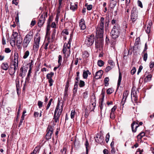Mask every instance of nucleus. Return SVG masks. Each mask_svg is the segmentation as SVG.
<instances>
[{
    "instance_id": "680f3d73",
    "label": "nucleus",
    "mask_w": 154,
    "mask_h": 154,
    "mask_svg": "<svg viewBox=\"0 0 154 154\" xmlns=\"http://www.w3.org/2000/svg\"><path fill=\"white\" fill-rule=\"evenodd\" d=\"M137 4H138V5L139 7H140L141 8H143V5H142V3L140 1L138 0L137 1Z\"/></svg>"
},
{
    "instance_id": "5701e85b",
    "label": "nucleus",
    "mask_w": 154,
    "mask_h": 154,
    "mask_svg": "<svg viewBox=\"0 0 154 154\" xmlns=\"http://www.w3.org/2000/svg\"><path fill=\"white\" fill-rule=\"evenodd\" d=\"M72 2L70 3V8L71 10L74 11L77 8V4L76 3H75L74 5H72Z\"/></svg>"
},
{
    "instance_id": "a18cd8bd",
    "label": "nucleus",
    "mask_w": 154,
    "mask_h": 154,
    "mask_svg": "<svg viewBox=\"0 0 154 154\" xmlns=\"http://www.w3.org/2000/svg\"><path fill=\"white\" fill-rule=\"evenodd\" d=\"M147 53H144L143 56V60L145 62L146 61L147 59Z\"/></svg>"
},
{
    "instance_id": "39448f33",
    "label": "nucleus",
    "mask_w": 154,
    "mask_h": 154,
    "mask_svg": "<svg viewBox=\"0 0 154 154\" xmlns=\"http://www.w3.org/2000/svg\"><path fill=\"white\" fill-rule=\"evenodd\" d=\"M94 42V35H88L85 41V44L89 47L92 45Z\"/></svg>"
},
{
    "instance_id": "9d476101",
    "label": "nucleus",
    "mask_w": 154,
    "mask_h": 154,
    "mask_svg": "<svg viewBox=\"0 0 154 154\" xmlns=\"http://www.w3.org/2000/svg\"><path fill=\"white\" fill-rule=\"evenodd\" d=\"M53 128L51 126H49L47 128L48 132L45 136L46 139L48 140L51 138V135L53 133Z\"/></svg>"
},
{
    "instance_id": "6e6552de",
    "label": "nucleus",
    "mask_w": 154,
    "mask_h": 154,
    "mask_svg": "<svg viewBox=\"0 0 154 154\" xmlns=\"http://www.w3.org/2000/svg\"><path fill=\"white\" fill-rule=\"evenodd\" d=\"M131 19L133 22L135 21L137 19V12L135 8H133L131 11Z\"/></svg>"
},
{
    "instance_id": "69168bd1",
    "label": "nucleus",
    "mask_w": 154,
    "mask_h": 154,
    "mask_svg": "<svg viewBox=\"0 0 154 154\" xmlns=\"http://www.w3.org/2000/svg\"><path fill=\"white\" fill-rule=\"evenodd\" d=\"M116 109V107L115 106H114L111 109V112L115 113V111Z\"/></svg>"
},
{
    "instance_id": "c756f323",
    "label": "nucleus",
    "mask_w": 154,
    "mask_h": 154,
    "mask_svg": "<svg viewBox=\"0 0 154 154\" xmlns=\"http://www.w3.org/2000/svg\"><path fill=\"white\" fill-rule=\"evenodd\" d=\"M54 75V73L51 72L50 73H48L47 74V78L48 79H52V77Z\"/></svg>"
},
{
    "instance_id": "393cba45",
    "label": "nucleus",
    "mask_w": 154,
    "mask_h": 154,
    "mask_svg": "<svg viewBox=\"0 0 154 154\" xmlns=\"http://www.w3.org/2000/svg\"><path fill=\"white\" fill-rule=\"evenodd\" d=\"M89 143L88 142V141L87 140L85 144V146L86 149V154H88V150L89 149Z\"/></svg>"
},
{
    "instance_id": "6e6d98bb",
    "label": "nucleus",
    "mask_w": 154,
    "mask_h": 154,
    "mask_svg": "<svg viewBox=\"0 0 154 154\" xmlns=\"http://www.w3.org/2000/svg\"><path fill=\"white\" fill-rule=\"evenodd\" d=\"M62 33H63L64 35V34L68 35L69 34L68 32L66 29H64Z\"/></svg>"
},
{
    "instance_id": "b1692460",
    "label": "nucleus",
    "mask_w": 154,
    "mask_h": 154,
    "mask_svg": "<svg viewBox=\"0 0 154 154\" xmlns=\"http://www.w3.org/2000/svg\"><path fill=\"white\" fill-rule=\"evenodd\" d=\"M152 77V76L151 74L148 75L144 79V82H147L150 81L151 80Z\"/></svg>"
},
{
    "instance_id": "a211bd4d",
    "label": "nucleus",
    "mask_w": 154,
    "mask_h": 154,
    "mask_svg": "<svg viewBox=\"0 0 154 154\" xmlns=\"http://www.w3.org/2000/svg\"><path fill=\"white\" fill-rule=\"evenodd\" d=\"M103 140L104 137L100 135L99 138L98 137H97L95 138V141L99 143H101L103 142Z\"/></svg>"
},
{
    "instance_id": "dca6fc26",
    "label": "nucleus",
    "mask_w": 154,
    "mask_h": 154,
    "mask_svg": "<svg viewBox=\"0 0 154 154\" xmlns=\"http://www.w3.org/2000/svg\"><path fill=\"white\" fill-rule=\"evenodd\" d=\"M9 67L8 63L7 62L3 63L1 65V68L5 70H8Z\"/></svg>"
},
{
    "instance_id": "2eb2a0df",
    "label": "nucleus",
    "mask_w": 154,
    "mask_h": 154,
    "mask_svg": "<svg viewBox=\"0 0 154 154\" xmlns=\"http://www.w3.org/2000/svg\"><path fill=\"white\" fill-rule=\"evenodd\" d=\"M103 73V71L101 70H100L97 72L96 73L95 76V79H100L102 76Z\"/></svg>"
},
{
    "instance_id": "bb28decb",
    "label": "nucleus",
    "mask_w": 154,
    "mask_h": 154,
    "mask_svg": "<svg viewBox=\"0 0 154 154\" xmlns=\"http://www.w3.org/2000/svg\"><path fill=\"white\" fill-rule=\"evenodd\" d=\"M89 55L88 53L86 51H85L83 52L82 57L83 58H86L89 57Z\"/></svg>"
},
{
    "instance_id": "c85d7f7f",
    "label": "nucleus",
    "mask_w": 154,
    "mask_h": 154,
    "mask_svg": "<svg viewBox=\"0 0 154 154\" xmlns=\"http://www.w3.org/2000/svg\"><path fill=\"white\" fill-rule=\"evenodd\" d=\"M12 67H11V69L9 70V74L11 75H14L15 72L16 70L17 69H15V68H14L13 69H12Z\"/></svg>"
},
{
    "instance_id": "f257e3e1",
    "label": "nucleus",
    "mask_w": 154,
    "mask_h": 154,
    "mask_svg": "<svg viewBox=\"0 0 154 154\" xmlns=\"http://www.w3.org/2000/svg\"><path fill=\"white\" fill-rule=\"evenodd\" d=\"M104 19L102 17L100 18V23L98 26L96 27V34L98 38L103 37L104 32Z\"/></svg>"
},
{
    "instance_id": "a19ab883",
    "label": "nucleus",
    "mask_w": 154,
    "mask_h": 154,
    "mask_svg": "<svg viewBox=\"0 0 154 154\" xmlns=\"http://www.w3.org/2000/svg\"><path fill=\"white\" fill-rule=\"evenodd\" d=\"M117 0H112L110 3V5H112V7L115 6L116 5Z\"/></svg>"
},
{
    "instance_id": "4be33fe9",
    "label": "nucleus",
    "mask_w": 154,
    "mask_h": 154,
    "mask_svg": "<svg viewBox=\"0 0 154 154\" xmlns=\"http://www.w3.org/2000/svg\"><path fill=\"white\" fill-rule=\"evenodd\" d=\"M145 134L144 132H142L140 133L137 136V137L138 141H140L141 138L144 136Z\"/></svg>"
},
{
    "instance_id": "6ab92c4d",
    "label": "nucleus",
    "mask_w": 154,
    "mask_h": 154,
    "mask_svg": "<svg viewBox=\"0 0 154 154\" xmlns=\"http://www.w3.org/2000/svg\"><path fill=\"white\" fill-rule=\"evenodd\" d=\"M26 72V71L25 70H24L23 68L21 67L20 69L19 75L23 78L25 76Z\"/></svg>"
},
{
    "instance_id": "e433bc0d",
    "label": "nucleus",
    "mask_w": 154,
    "mask_h": 154,
    "mask_svg": "<svg viewBox=\"0 0 154 154\" xmlns=\"http://www.w3.org/2000/svg\"><path fill=\"white\" fill-rule=\"evenodd\" d=\"M88 76V73L87 72V70H84L83 72V77L84 79H86Z\"/></svg>"
},
{
    "instance_id": "13d9d810",
    "label": "nucleus",
    "mask_w": 154,
    "mask_h": 154,
    "mask_svg": "<svg viewBox=\"0 0 154 154\" xmlns=\"http://www.w3.org/2000/svg\"><path fill=\"white\" fill-rule=\"evenodd\" d=\"M62 1H63V0H59V6L58 7V10H60V9L62 7L61 5H62Z\"/></svg>"
},
{
    "instance_id": "774afa93",
    "label": "nucleus",
    "mask_w": 154,
    "mask_h": 154,
    "mask_svg": "<svg viewBox=\"0 0 154 154\" xmlns=\"http://www.w3.org/2000/svg\"><path fill=\"white\" fill-rule=\"evenodd\" d=\"M11 51V50L9 48H6L5 49V52L6 53H9Z\"/></svg>"
},
{
    "instance_id": "473e14b6",
    "label": "nucleus",
    "mask_w": 154,
    "mask_h": 154,
    "mask_svg": "<svg viewBox=\"0 0 154 154\" xmlns=\"http://www.w3.org/2000/svg\"><path fill=\"white\" fill-rule=\"evenodd\" d=\"M62 61V57L61 55H59L58 56V67H59L61 64Z\"/></svg>"
},
{
    "instance_id": "a878e982",
    "label": "nucleus",
    "mask_w": 154,
    "mask_h": 154,
    "mask_svg": "<svg viewBox=\"0 0 154 154\" xmlns=\"http://www.w3.org/2000/svg\"><path fill=\"white\" fill-rule=\"evenodd\" d=\"M122 75L121 72H119V79L117 85L119 87L120 86L121 84V81L122 80Z\"/></svg>"
},
{
    "instance_id": "f704fd0d",
    "label": "nucleus",
    "mask_w": 154,
    "mask_h": 154,
    "mask_svg": "<svg viewBox=\"0 0 154 154\" xmlns=\"http://www.w3.org/2000/svg\"><path fill=\"white\" fill-rule=\"evenodd\" d=\"M104 64L103 61L101 60H99L97 62L98 65L100 67L103 66Z\"/></svg>"
},
{
    "instance_id": "cd10ccee",
    "label": "nucleus",
    "mask_w": 154,
    "mask_h": 154,
    "mask_svg": "<svg viewBox=\"0 0 154 154\" xmlns=\"http://www.w3.org/2000/svg\"><path fill=\"white\" fill-rule=\"evenodd\" d=\"M60 116H59L58 115L54 114V119L55 122H57L59 121V119Z\"/></svg>"
},
{
    "instance_id": "412c9836",
    "label": "nucleus",
    "mask_w": 154,
    "mask_h": 154,
    "mask_svg": "<svg viewBox=\"0 0 154 154\" xmlns=\"http://www.w3.org/2000/svg\"><path fill=\"white\" fill-rule=\"evenodd\" d=\"M10 43L11 45L12 46H14L15 45V39L14 37L12 36L11 37V38L10 40Z\"/></svg>"
},
{
    "instance_id": "ea45409f",
    "label": "nucleus",
    "mask_w": 154,
    "mask_h": 154,
    "mask_svg": "<svg viewBox=\"0 0 154 154\" xmlns=\"http://www.w3.org/2000/svg\"><path fill=\"white\" fill-rule=\"evenodd\" d=\"M31 70L32 69H29L28 74L27 76V77L26 78V79L28 81L29 79V78L30 77V75H31L30 74L31 73Z\"/></svg>"
},
{
    "instance_id": "864d4df0",
    "label": "nucleus",
    "mask_w": 154,
    "mask_h": 154,
    "mask_svg": "<svg viewBox=\"0 0 154 154\" xmlns=\"http://www.w3.org/2000/svg\"><path fill=\"white\" fill-rule=\"evenodd\" d=\"M43 103L40 101H38V105L39 108H41L42 106Z\"/></svg>"
},
{
    "instance_id": "f3484780",
    "label": "nucleus",
    "mask_w": 154,
    "mask_h": 154,
    "mask_svg": "<svg viewBox=\"0 0 154 154\" xmlns=\"http://www.w3.org/2000/svg\"><path fill=\"white\" fill-rule=\"evenodd\" d=\"M139 126L138 123H135L134 122L131 125V127L132 128V131L133 132H135L136 131V130L137 127Z\"/></svg>"
},
{
    "instance_id": "58836bf2",
    "label": "nucleus",
    "mask_w": 154,
    "mask_h": 154,
    "mask_svg": "<svg viewBox=\"0 0 154 154\" xmlns=\"http://www.w3.org/2000/svg\"><path fill=\"white\" fill-rule=\"evenodd\" d=\"M68 87H67L66 86L65 88V91L64 92V96L65 97H67L68 96V94H67V91H68Z\"/></svg>"
},
{
    "instance_id": "4468645a",
    "label": "nucleus",
    "mask_w": 154,
    "mask_h": 154,
    "mask_svg": "<svg viewBox=\"0 0 154 154\" xmlns=\"http://www.w3.org/2000/svg\"><path fill=\"white\" fill-rule=\"evenodd\" d=\"M131 98L136 101L137 100V97L136 96V92L134 88L132 89V91L131 94Z\"/></svg>"
},
{
    "instance_id": "052dcab7",
    "label": "nucleus",
    "mask_w": 154,
    "mask_h": 154,
    "mask_svg": "<svg viewBox=\"0 0 154 154\" xmlns=\"http://www.w3.org/2000/svg\"><path fill=\"white\" fill-rule=\"evenodd\" d=\"M108 63L111 66H114V63L113 61L111 60H109L108 61Z\"/></svg>"
},
{
    "instance_id": "4d7b16f0",
    "label": "nucleus",
    "mask_w": 154,
    "mask_h": 154,
    "mask_svg": "<svg viewBox=\"0 0 154 154\" xmlns=\"http://www.w3.org/2000/svg\"><path fill=\"white\" fill-rule=\"evenodd\" d=\"M136 69L135 67H133L131 70V72L132 75H134L136 72Z\"/></svg>"
},
{
    "instance_id": "3c124183",
    "label": "nucleus",
    "mask_w": 154,
    "mask_h": 154,
    "mask_svg": "<svg viewBox=\"0 0 154 154\" xmlns=\"http://www.w3.org/2000/svg\"><path fill=\"white\" fill-rule=\"evenodd\" d=\"M110 117L111 119H114L115 118V113L110 112Z\"/></svg>"
},
{
    "instance_id": "20e7f679",
    "label": "nucleus",
    "mask_w": 154,
    "mask_h": 154,
    "mask_svg": "<svg viewBox=\"0 0 154 154\" xmlns=\"http://www.w3.org/2000/svg\"><path fill=\"white\" fill-rule=\"evenodd\" d=\"M40 40V37L38 35H36L34 38L33 49L35 51H37L38 50L39 42Z\"/></svg>"
},
{
    "instance_id": "09e8293b",
    "label": "nucleus",
    "mask_w": 154,
    "mask_h": 154,
    "mask_svg": "<svg viewBox=\"0 0 154 154\" xmlns=\"http://www.w3.org/2000/svg\"><path fill=\"white\" fill-rule=\"evenodd\" d=\"M33 63L34 62L33 60H30V62L29 64V69H32V67L33 66Z\"/></svg>"
},
{
    "instance_id": "49530a36",
    "label": "nucleus",
    "mask_w": 154,
    "mask_h": 154,
    "mask_svg": "<svg viewBox=\"0 0 154 154\" xmlns=\"http://www.w3.org/2000/svg\"><path fill=\"white\" fill-rule=\"evenodd\" d=\"M24 116L22 115V116L21 117L19 124V127H20V126L22 124V123L24 120Z\"/></svg>"
},
{
    "instance_id": "37998d69",
    "label": "nucleus",
    "mask_w": 154,
    "mask_h": 154,
    "mask_svg": "<svg viewBox=\"0 0 154 154\" xmlns=\"http://www.w3.org/2000/svg\"><path fill=\"white\" fill-rule=\"evenodd\" d=\"M85 85V83L84 81L80 80L79 83V86L80 87H83Z\"/></svg>"
},
{
    "instance_id": "2f4dec72",
    "label": "nucleus",
    "mask_w": 154,
    "mask_h": 154,
    "mask_svg": "<svg viewBox=\"0 0 154 154\" xmlns=\"http://www.w3.org/2000/svg\"><path fill=\"white\" fill-rule=\"evenodd\" d=\"M29 54V52L28 51H26L24 53L23 58L24 59H26L27 58Z\"/></svg>"
},
{
    "instance_id": "72a5a7b5",
    "label": "nucleus",
    "mask_w": 154,
    "mask_h": 154,
    "mask_svg": "<svg viewBox=\"0 0 154 154\" xmlns=\"http://www.w3.org/2000/svg\"><path fill=\"white\" fill-rule=\"evenodd\" d=\"M109 81V78L108 77H106L104 80V82L106 86H108L109 85L108 82Z\"/></svg>"
},
{
    "instance_id": "8fccbe9b",
    "label": "nucleus",
    "mask_w": 154,
    "mask_h": 154,
    "mask_svg": "<svg viewBox=\"0 0 154 154\" xmlns=\"http://www.w3.org/2000/svg\"><path fill=\"white\" fill-rule=\"evenodd\" d=\"M38 148L37 147H35L33 151L30 154H36L38 151Z\"/></svg>"
},
{
    "instance_id": "7c9ffc66",
    "label": "nucleus",
    "mask_w": 154,
    "mask_h": 154,
    "mask_svg": "<svg viewBox=\"0 0 154 154\" xmlns=\"http://www.w3.org/2000/svg\"><path fill=\"white\" fill-rule=\"evenodd\" d=\"M70 45H69L67 44V43H65L63 46V51L65 52L66 48H67L68 50H69L70 49Z\"/></svg>"
},
{
    "instance_id": "f8f14e48",
    "label": "nucleus",
    "mask_w": 154,
    "mask_h": 154,
    "mask_svg": "<svg viewBox=\"0 0 154 154\" xmlns=\"http://www.w3.org/2000/svg\"><path fill=\"white\" fill-rule=\"evenodd\" d=\"M79 26L81 30H83L86 29L85 22L83 19L82 18L79 21Z\"/></svg>"
},
{
    "instance_id": "4c0bfd02",
    "label": "nucleus",
    "mask_w": 154,
    "mask_h": 154,
    "mask_svg": "<svg viewBox=\"0 0 154 154\" xmlns=\"http://www.w3.org/2000/svg\"><path fill=\"white\" fill-rule=\"evenodd\" d=\"M75 110H72L71 113V118L72 119H73L75 117Z\"/></svg>"
},
{
    "instance_id": "aec40b11",
    "label": "nucleus",
    "mask_w": 154,
    "mask_h": 154,
    "mask_svg": "<svg viewBox=\"0 0 154 154\" xmlns=\"http://www.w3.org/2000/svg\"><path fill=\"white\" fill-rule=\"evenodd\" d=\"M152 23L151 22L148 24L146 25L145 27V29L146 32L147 33H149L150 31V28Z\"/></svg>"
},
{
    "instance_id": "423d86ee",
    "label": "nucleus",
    "mask_w": 154,
    "mask_h": 154,
    "mask_svg": "<svg viewBox=\"0 0 154 154\" xmlns=\"http://www.w3.org/2000/svg\"><path fill=\"white\" fill-rule=\"evenodd\" d=\"M47 17V12L43 13L40 16L39 18L38 22V26L41 27L45 23V17Z\"/></svg>"
},
{
    "instance_id": "0e129e2a",
    "label": "nucleus",
    "mask_w": 154,
    "mask_h": 154,
    "mask_svg": "<svg viewBox=\"0 0 154 154\" xmlns=\"http://www.w3.org/2000/svg\"><path fill=\"white\" fill-rule=\"evenodd\" d=\"M111 69V67L110 66H108L105 69V71L106 72H107L109 71Z\"/></svg>"
},
{
    "instance_id": "1a4fd4ad",
    "label": "nucleus",
    "mask_w": 154,
    "mask_h": 154,
    "mask_svg": "<svg viewBox=\"0 0 154 154\" xmlns=\"http://www.w3.org/2000/svg\"><path fill=\"white\" fill-rule=\"evenodd\" d=\"M63 106L62 104L60 105L59 102L57 106L54 114L60 116L63 111Z\"/></svg>"
},
{
    "instance_id": "338daca9",
    "label": "nucleus",
    "mask_w": 154,
    "mask_h": 154,
    "mask_svg": "<svg viewBox=\"0 0 154 154\" xmlns=\"http://www.w3.org/2000/svg\"><path fill=\"white\" fill-rule=\"evenodd\" d=\"M92 8V5H87V9L88 10H90Z\"/></svg>"
},
{
    "instance_id": "7ed1b4c3",
    "label": "nucleus",
    "mask_w": 154,
    "mask_h": 154,
    "mask_svg": "<svg viewBox=\"0 0 154 154\" xmlns=\"http://www.w3.org/2000/svg\"><path fill=\"white\" fill-rule=\"evenodd\" d=\"M33 34L31 32H29L25 37L23 43V47L26 48L31 41L33 39Z\"/></svg>"
},
{
    "instance_id": "79ce46f5",
    "label": "nucleus",
    "mask_w": 154,
    "mask_h": 154,
    "mask_svg": "<svg viewBox=\"0 0 154 154\" xmlns=\"http://www.w3.org/2000/svg\"><path fill=\"white\" fill-rule=\"evenodd\" d=\"M90 104L91 105V106H92V108H90V109H91V111H93L95 107L96 106V103L95 102H94L93 103H92Z\"/></svg>"
},
{
    "instance_id": "5fc2aeb1",
    "label": "nucleus",
    "mask_w": 154,
    "mask_h": 154,
    "mask_svg": "<svg viewBox=\"0 0 154 154\" xmlns=\"http://www.w3.org/2000/svg\"><path fill=\"white\" fill-rule=\"evenodd\" d=\"M106 92L107 94H110L113 92V90L112 89L109 88L107 90Z\"/></svg>"
},
{
    "instance_id": "e2e57ef3",
    "label": "nucleus",
    "mask_w": 154,
    "mask_h": 154,
    "mask_svg": "<svg viewBox=\"0 0 154 154\" xmlns=\"http://www.w3.org/2000/svg\"><path fill=\"white\" fill-rule=\"evenodd\" d=\"M154 66V63L153 62L151 61L150 63L149 67L151 69Z\"/></svg>"
},
{
    "instance_id": "0eeeda50",
    "label": "nucleus",
    "mask_w": 154,
    "mask_h": 154,
    "mask_svg": "<svg viewBox=\"0 0 154 154\" xmlns=\"http://www.w3.org/2000/svg\"><path fill=\"white\" fill-rule=\"evenodd\" d=\"M12 36L14 37L15 39L16 44H21L22 42V39L20 34H19L16 32H13L12 34Z\"/></svg>"
},
{
    "instance_id": "bf43d9fd",
    "label": "nucleus",
    "mask_w": 154,
    "mask_h": 154,
    "mask_svg": "<svg viewBox=\"0 0 154 154\" xmlns=\"http://www.w3.org/2000/svg\"><path fill=\"white\" fill-rule=\"evenodd\" d=\"M102 44L100 43H99L97 42H95V45L97 48H98L101 46Z\"/></svg>"
},
{
    "instance_id": "c9c22d12",
    "label": "nucleus",
    "mask_w": 154,
    "mask_h": 154,
    "mask_svg": "<svg viewBox=\"0 0 154 154\" xmlns=\"http://www.w3.org/2000/svg\"><path fill=\"white\" fill-rule=\"evenodd\" d=\"M90 111L87 109H85V116L86 118L89 116Z\"/></svg>"
},
{
    "instance_id": "603ef678",
    "label": "nucleus",
    "mask_w": 154,
    "mask_h": 154,
    "mask_svg": "<svg viewBox=\"0 0 154 154\" xmlns=\"http://www.w3.org/2000/svg\"><path fill=\"white\" fill-rule=\"evenodd\" d=\"M109 137L110 135L109 134V133H108V134H107L106 136V141L107 143L108 142L109 140Z\"/></svg>"
},
{
    "instance_id": "c03bdc74",
    "label": "nucleus",
    "mask_w": 154,
    "mask_h": 154,
    "mask_svg": "<svg viewBox=\"0 0 154 154\" xmlns=\"http://www.w3.org/2000/svg\"><path fill=\"white\" fill-rule=\"evenodd\" d=\"M15 13L17 14V16L15 17V21L18 23L19 21V13L18 11L15 12Z\"/></svg>"
},
{
    "instance_id": "ddd939ff",
    "label": "nucleus",
    "mask_w": 154,
    "mask_h": 154,
    "mask_svg": "<svg viewBox=\"0 0 154 154\" xmlns=\"http://www.w3.org/2000/svg\"><path fill=\"white\" fill-rule=\"evenodd\" d=\"M129 94V91L128 90L125 91L123 93V98L122 100L121 103L123 105L125 103L127 97Z\"/></svg>"
},
{
    "instance_id": "f03ea898",
    "label": "nucleus",
    "mask_w": 154,
    "mask_h": 154,
    "mask_svg": "<svg viewBox=\"0 0 154 154\" xmlns=\"http://www.w3.org/2000/svg\"><path fill=\"white\" fill-rule=\"evenodd\" d=\"M121 28L119 25L115 24L113 26L110 32L111 36L112 38L116 39L120 35Z\"/></svg>"
},
{
    "instance_id": "de8ad7c7",
    "label": "nucleus",
    "mask_w": 154,
    "mask_h": 154,
    "mask_svg": "<svg viewBox=\"0 0 154 154\" xmlns=\"http://www.w3.org/2000/svg\"><path fill=\"white\" fill-rule=\"evenodd\" d=\"M52 100H53V99L52 98H51L50 100L48 102V103L47 104V105L46 106V110L48 109V108H49V107H50V106L51 104V102L52 101Z\"/></svg>"
},
{
    "instance_id": "9b49d317",
    "label": "nucleus",
    "mask_w": 154,
    "mask_h": 154,
    "mask_svg": "<svg viewBox=\"0 0 154 154\" xmlns=\"http://www.w3.org/2000/svg\"><path fill=\"white\" fill-rule=\"evenodd\" d=\"M18 54L17 53H15L14 55V67L15 69H18Z\"/></svg>"
}]
</instances>
